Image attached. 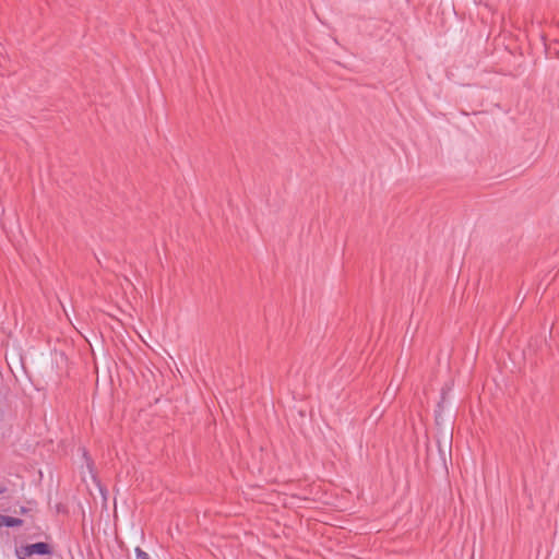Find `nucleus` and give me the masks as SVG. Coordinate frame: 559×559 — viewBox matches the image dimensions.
<instances>
[{
  "label": "nucleus",
  "mask_w": 559,
  "mask_h": 559,
  "mask_svg": "<svg viewBox=\"0 0 559 559\" xmlns=\"http://www.w3.org/2000/svg\"><path fill=\"white\" fill-rule=\"evenodd\" d=\"M23 525V520L9 515L0 514V526L17 527Z\"/></svg>",
  "instance_id": "obj_2"
},
{
  "label": "nucleus",
  "mask_w": 559,
  "mask_h": 559,
  "mask_svg": "<svg viewBox=\"0 0 559 559\" xmlns=\"http://www.w3.org/2000/svg\"><path fill=\"white\" fill-rule=\"evenodd\" d=\"M24 556L31 557L33 555H51L52 548L49 544L44 542H38L34 544L26 545L22 548Z\"/></svg>",
  "instance_id": "obj_1"
},
{
  "label": "nucleus",
  "mask_w": 559,
  "mask_h": 559,
  "mask_svg": "<svg viewBox=\"0 0 559 559\" xmlns=\"http://www.w3.org/2000/svg\"><path fill=\"white\" fill-rule=\"evenodd\" d=\"M15 554H16V556L19 557V559H25V557L21 556V551H20V549H16V550H15Z\"/></svg>",
  "instance_id": "obj_6"
},
{
  "label": "nucleus",
  "mask_w": 559,
  "mask_h": 559,
  "mask_svg": "<svg viewBox=\"0 0 559 559\" xmlns=\"http://www.w3.org/2000/svg\"><path fill=\"white\" fill-rule=\"evenodd\" d=\"M135 556H136V559H151L148 554L140 547L135 548Z\"/></svg>",
  "instance_id": "obj_3"
},
{
  "label": "nucleus",
  "mask_w": 559,
  "mask_h": 559,
  "mask_svg": "<svg viewBox=\"0 0 559 559\" xmlns=\"http://www.w3.org/2000/svg\"><path fill=\"white\" fill-rule=\"evenodd\" d=\"M27 512H28V509L26 507L20 508V514L25 515V514H27Z\"/></svg>",
  "instance_id": "obj_4"
},
{
  "label": "nucleus",
  "mask_w": 559,
  "mask_h": 559,
  "mask_svg": "<svg viewBox=\"0 0 559 559\" xmlns=\"http://www.w3.org/2000/svg\"><path fill=\"white\" fill-rule=\"evenodd\" d=\"M8 488L5 486H0V495L7 492Z\"/></svg>",
  "instance_id": "obj_5"
}]
</instances>
